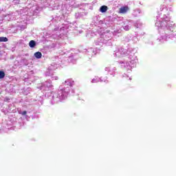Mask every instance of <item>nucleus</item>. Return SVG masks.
Instances as JSON below:
<instances>
[{"label":"nucleus","instance_id":"39448f33","mask_svg":"<svg viewBox=\"0 0 176 176\" xmlns=\"http://www.w3.org/2000/svg\"><path fill=\"white\" fill-rule=\"evenodd\" d=\"M5 78V72L0 71V79H3Z\"/></svg>","mask_w":176,"mask_h":176},{"label":"nucleus","instance_id":"f03ea898","mask_svg":"<svg viewBox=\"0 0 176 176\" xmlns=\"http://www.w3.org/2000/svg\"><path fill=\"white\" fill-rule=\"evenodd\" d=\"M107 10H108V6H102L100 8V11L101 12V13H105Z\"/></svg>","mask_w":176,"mask_h":176},{"label":"nucleus","instance_id":"20e7f679","mask_svg":"<svg viewBox=\"0 0 176 176\" xmlns=\"http://www.w3.org/2000/svg\"><path fill=\"white\" fill-rule=\"evenodd\" d=\"M34 57H36V58H42V53L41 52L34 53Z\"/></svg>","mask_w":176,"mask_h":176},{"label":"nucleus","instance_id":"423d86ee","mask_svg":"<svg viewBox=\"0 0 176 176\" xmlns=\"http://www.w3.org/2000/svg\"><path fill=\"white\" fill-rule=\"evenodd\" d=\"M8 39L6 37H0V42H8Z\"/></svg>","mask_w":176,"mask_h":176},{"label":"nucleus","instance_id":"0eeeda50","mask_svg":"<svg viewBox=\"0 0 176 176\" xmlns=\"http://www.w3.org/2000/svg\"><path fill=\"white\" fill-rule=\"evenodd\" d=\"M22 116H25V115H27V111H23L21 113Z\"/></svg>","mask_w":176,"mask_h":176},{"label":"nucleus","instance_id":"f257e3e1","mask_svg":"<svg viewBox=\"0 0 176 176\" xmlns=\"http://www.w3.org/2000/svg\"><path fill=\"white\" fill-rule=\"evenodd\" d=\"M128 10H129L128 6L121 7L119 10V13H127Z\"/></svg>","mask_w":176,"mask_h":176},{"label":"nucleus","instance_id":"7ed1b4c3","mask_svg":"<svg viewBox=\"0 0 176 176\" xmlns=\"http://www.w3.org/2000/svg\"><path fill=\"white\" fill-rule=\"evenodd\" d=\"M29 46L30 47H35V46H36V43L35 41L32 40L29 43Z\"/></svg>","mask_w":176,"mask_h":176}]
</instances>
